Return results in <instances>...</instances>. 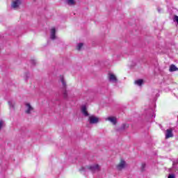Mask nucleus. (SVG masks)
<instances>
[{"label": "nucleus", "mask_w": 178, "mask_h": 178, "mask_svg": "<svg viewBox=\"0 0 178 178\" xmlns=\"http://www.w3.org/2000/svg\"><path fill=\"white\" fill-rule=\"evenodd\" d=\"M22 0H13L11 3L13 9H17L22 5Z\"/></svg>", "instance_id": "nucleus-4"}, {"label": "nucleus", "mask_w": 178, "mask_h": 178, "mask_svg": "<svg viewBox=\"0 0 178 178\" xmlns=\"http://www.w3.org/2000/svg\"><path fill=\"white\" fill-rule=\"evenodd\" d=\"M60 82L62 84L63 88L65 90L66 87H67V85L66 83V80H65V76H63V75L60 76Z\"/></svg>", "instance_id": "nucleus-9"}, {"label": "nucleus", "mask_w": 178, "mask_h": 178, "mask_svg": "<svg viewBox=\"0 0 178 178\" xmlns=\"http://www.w3.org/2000/svg\"><path fill=\"white\" fill-rule=\"evenodd\" d=\"M126 168V161L124 160H121L120 163L117 165L118 170H122Z\"/></svg>", "instance_id": "nucleus-7"}, {"label": "nucleus", "mask_w": 178, "mask_h": 178, "mask_svg": "<svg viewBox=\"0 0 178 178\" xmlns=\"http://www.w3.org/2000/svg\"><path fill=\"white\" fill-rule=\"evenodd\" d=\"M50 38L51 40H56V29L55 28L50 30Z\"/></svg>", "instance_id": "nucleus-8"}, {"label": "nucleus", "mask_w": 178, "mask_h": 178, "mask_svg": "<svg viewBox=\"0 0 178 178\" xmlns=\"http://www.w3.org/2000/svg\"><path fill=\"white\" fill-rule=\"evenodd\" d=\"M83 45L84 44L83 43H78L77 46H76V49L78 51H81V48H83Z\"/></svg>", "instance_id": "nucleus-16"}, {"label": "nucleus", "mask_w": 178, "mask_h": 178, "mask_svg": "<svg viewBox=\"0 0 178 178\" xmlns=\"http://www.w3.org/2000/svg\"><path fill=\"white\" fill-rule=\"evenodd\" d=\"M67 5L70 6H73V5L76 4V0H66Z\"/></svg>", "instance_id": "nucleus-15"}, {"label": "nucleus", "mask_w": 178, "mask_h": 178, "mask_svg": "<svg viewBox=\"0 0 178 178\" xmlns=\"http://www.w3.org/2000/svg\"><path fill=\"white\" fill-rule=\"evenodd\" d=\"M173 137V131L171 129H167L165 132V138Z\"/></svg>", "instance_id": "nucleus-11"}, {"label": "nucleus", "mask_w": 178, "mask_h": 178, "mask_svg": "<svg viewBox=\"0 0 178 178\" xmlns=\"http://www.w3.org/2000/svg\"><path fill=\"white\" fill-rule=\"evenodd\" d=\"M3 127V120H0V130Z\"/></svg>", "instance_id": "nucleus-17"}, {"label": "nucleus", "mask_w": 178, "mask_h": 178, "mask_svg": "<svg viewBox=\"0 0 178 178\" xmlns=\"http://www.w3.org/2000/svg\"><path fill=\"white\" fill-rule=\"evenodd\" d=\"M88 169H89V170H90L91 172H98V170H99V165L98 164H93L89 165L88 167Z\"/></svg>", "instance_id": "nucleus-5"}, {"label": "nucleus", "mask_w": 178, "mask_h": 178, "mask_svg": "<svg viewBox=\"0 0 178 178\" xmlns=\"http://www.w3.org/2000/svg\"><path fill=\"white\" fill-rule=\"evenodd\" d=\"M152 118H155V114H152Z\"/></svg>", "instance_id": "nucleus-22"}, {"label": "nucleus", "mask_w": 178, "mask_h": 178, "mask_svg": "<svg viewBox=\"0 0 178 178\" xmlns=\"http://www.w3.org/2000/svg\"><path fill=\"white\" fill-rule=\"evenodd\" d=\"M10 109H15V102L13 100L8 101Z\"/></svg>", "instance_id": "nucleus-13"}, {"label": "nucleus", "mask_w": 178, "mask_h": 178, "mask_svg": "<svg viewBox=\"0 0 178 178\" xmlns=\"http://www.w3.org/2000/svg\"><path fill=\"white\" fill-rule=\"evenodd\" d=\"M88 122L90 124H98L101 122V118L94 115H89Z\"/></svg>", "instance_id": "nucleus-1"}, {"label": "nucleus", "mask_w": 178, "mask_h": 178, "mask_svg": "<svg viewBox=\"0 0 178 178\" xmlns=\"http://www.w3.org/2000/svg\"><path fill=\"white\" fill-rule=\"evenodd\" d=\"M143 79H138V80L135 81L134 84H136V86H139V87H140V86H143Z\"/></svg>", "instance_id": "nucleus-14"}, {"label": "nucleus", "mask_w": 178, "mask_h": 178, "mask_svg": "<svg viewBox=\"0 0 178 178\" xmlns=\"http://www.w3.org/2000/svg\"><path fill=\"white\" fill-rule=\"evenodd\" d=\"M108 80L110 83H113V84H116L118 83V76L115 75V74L110 72L108 74Z\"/></svg>", "instance_id": "nucleus-3"}, {"label": "nucleus", "mask_w": 178, "mask_h": 178, "mask_svg": "<svg viewBox=\"0 0 178 178\" xmlns=\"http://www.w3.org/2000/svg\"><path fill=\"white\" fill-rule=\"evenodd\" d=\"M81 112L83 113V116H90L88 111H87V107L86 106H82L81 108Z\"/></svg>", "instance_id": "nucleus-10"}, {"label": "nucleus", "mask_w": 178, "mask_h": 178, "mask_svg": "<svg viewBox=\"0 0 178 178\" xmlns=\"http://www.w3.org/2000/svg\"><path fill=\"white\" fill-rule=\"evenodd\" d=\"M63 95H64L65 98H67V91L65 90L63 92Z\"/></svg>", "instance_id": "nucleus-19"}, {"label": "nucleus", "mask_w": 178, "mask_h": 178, "mask_svg": "<svg viewBox=\"0 0 178 178\" xmlns=\"http://www.w3.org/2000/svg\"><path fill=\"white\" fill-rule=\"evenodd\" d=\"M106 120L110 122V123H112L114 126L116 125V123H118V118L113 116L106 118Z\"/></svg>", "instance_id": "nucleus-6"}, {"label": "nucleus", "mask_w": 178, "mask_h": 178, "mask_svg": "<svg viewBox=\"0 0 178 178\" xmlns=\"http://www.w3.org/2000/svg\"><path fill=\"white\" fill-rule=\"evenodd\" d=\"M127 127V125L126 124H123L121 127V130H124Z\"/></svg>", "instance_id": "nucleus-18"}, {"label": "nucleus", "mask_w": 178, "mask_h": 178, "mask_svg": "<svg viewBox=\"0 0 178 178\" xmlns=\"http://www.w3.org/2000/svg\"><path fill=\"white\" fill-rule=\"evenodd\" d=\"M168 178H175V175H173V174H170V175H168Z\"/></svg>", "instance_id": "nucleus-20"}, {"label": "nucleus", "mask_w": 178, "mask_h": 178, "mask_svg": "<svg viewBox=\"0 0 178 178\" xmlns=\"http://www.w3.org/2000/svg\"><path fill=\"white\" fill-rule=\"evenodd\" d=\"M142 166H143V168H144V166H145V164H143Z\"/></svg>", "instance_id": "nucleus-23"}, {"label": "nucleus", "mask_w": 178, "mask_h": 178, "mask_svg": "<svg viewBox=\"0 0 178 178\" xmlns=\"http://www.w3.org/2000/svg\"><path fill=\"white\" fill-rule=\"evenodd\" d=\"M177 70H178V68H177V67H176V65H171L170 66V69H169L170 72H177Z\"/></svg>", "instance_id": "nucleus-12"}, {"label": "nucleus", "mask_w": 178, "mask_h": 178, "mask_svg": "<svg viewBox=\"0 0 178 178\" xmlns=\"http://www.w3.org/2000/svg\"><path fill=\"white\" fill-rule=\"evenodd\" d=\"M159 13H161V9L158 8Z\"/></svg>", "instance_id": "nucleus-21"}, {"label": "nucleus", "mask_w": 178, "mask_h": 178, "mask_svg": "<svg viewBox=\"0 0 178 178\" xmlns=\"http://www.w3.org/2000/svg\"><path fill=\"white\" fill-rule=\"evenodd\" d=\"M34 112V107L29 102L25 103V113L31 115Z\"/></svg>", "instance_id": "nucleus-2"}]
</instances>
